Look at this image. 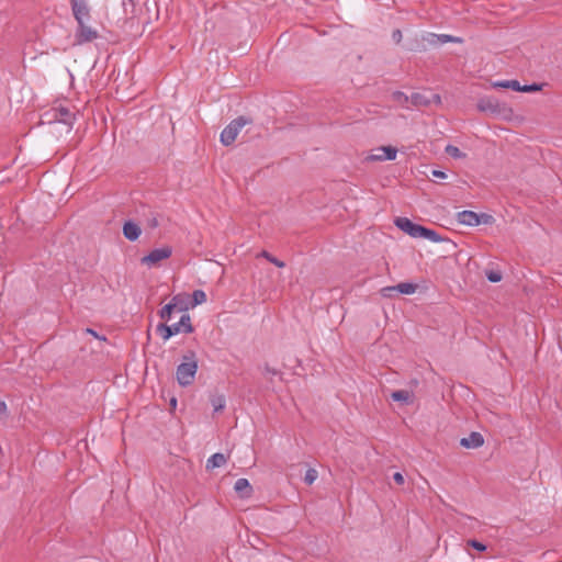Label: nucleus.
Here are the masks:
<instances>
[{
    "label": "nucleus",
    "mask_w": 562,
    "mask_h": 562,
    "mask_svg": "<svg viewBox=\"0 0 562 562\" xmlns=\"http://www.w3.org/2000/svg\"><path fill=\"white\" fill-rule=\"evenodd\" d=\"M198 371V359L194 351H188L182 357V362L177 367L176 378L181 386H189L193 383Z\"/></svg>",
    "instance_id": "obj_1"
},
{
    "label": "nucleus",
    "mask_w": 562,
    "mask_h": 562,
    "mask_svg": "<svg viewBox=\"0 0 562 562\" xmlns=\"http://www.w3.org/2000/svg\"><path fill=\"white\" fill-rule=\"evenodd\" d=\"M192 331L193 326L191 324V318L188 313H183L178 323L171 325L160 323L157 325V333L161 336V338L165 341L179 333L191 334Z\"/></svg>",
    "instance_id": "obj_2"
},
{
    "label": "nucleus",
    "mask_w": 562,
    "mask_h": 562,
    "mask_svg": "<svg viewBox=\"0 0 562 562\" xmlns=\"http://www.w3.org/2000/svg\"><path fill=\"white\" fill-rule=\"evenodd\" d=\"M251 123V121L245 116H238L237 119L233 120L222 132H221V143L225 146L232 145L237 135L239 134L240 130Z\"/></svg>",
    "instance_id": "obj_3"
},
{
    "label": "nucleus",
    "mask_w": 562,
    "mask_h": 562,
    "mask_svg": "<svg viewBox=\"0 0 562 562\" xmlns=\"http://www.w3.org/2000/svg\"><path fill=\"white\" fill-rule=\"evenodd\" d=\"M477 109L482 112H488L493 114H506L510 113L512 110L506 104L498 102L494 97H483L477 101Z\"/></svg>",
    "instance_id": "obj_4"
},
{
    "label": "nucleus",
    "mask_w": 562,
    "mask_h": 562,
    "mask_svg": "<svg viewBox=\"0 0 562 562\" xmlns=\"http://www.w3.org/2000/svg\"><path fill=\"white\" fill-rule=\"evenodd\" d=\"M172 255V248L170 246H164L161 248H155L149 251L148 255L144 256L140 261L143 265L148 267L156 266L161 260L170 258Z\"/></svg>",
    "instance_id": "obj_5"
},
{
    "label": "nucleus",
    "mask_w": 562,
    "mask_h": 562,
    "mask_svg": "<svg viewBox=\"0 0 562 562\" xmlns=\"http://www.w3.org/2000/svg\"><path fill=\"white\" fill-rule=\"evenodd\" d=\"M99 36L98 31L88 26L86 22H81V24L77 25V30L75 33V44L82 45L86 43H90L97 40Z\"/></svg>",
    "instance_id": "obj_6"
},
{
    "label": "nucleus",
    "mask_w": 562,
    "mask_h": 562,
    "mask_svg": "<svg viewBox=\"0 0 562 562\" xmlns=\"http://www.w3.org/2000/svg\"><path fill=\"white\" fill-rule=\"evenodd\" d=\"M409 100H411V109L412 108L419 109V108L428 106L431 103H436V104L441 103L440 95L436 94V93H432L430 97H428L420 92H414L409 95Z\"/></svg>",
    "instance_id": "obj_7"
},
{
    "label": "nucleus",
    "mask_w": 562,
    "mask_h": 562,
    "mask_svg": "<svg viewBox=\"0 0 562 562\" xmlns=\"http://www.w3.org/2000/svg\"><path fill=\"white\" fill-rule=\"evenodd\" d=\"M437 37L438 34L430 32L424 33L420 38L415 40L409 49L413 52H425L429 46H439Z\"/></svg>",
    "instance_id": "obj_8"
},
{
    "label": "nucleus",
    "mask_w": 562,
    "mask_h": 562,
    "mask_svg": "<svg viewBox=\"0 0 562 562\" xmlns=\"http://www.w3.org/2000/svg\"><path fill=\"white\" fill-rule=\"evenodd\" d=\"M397 156V148L393 146H381L374 148L372 153L368 156V160L370 161H384V160H394Z\"/></svg>",
    "instance_id": "obj_9"
},
{
    "label": "nucleus",
    "mask_w": 562,
    "mask_h": 562,
    "mask_svg": "<svg viewBox=\"0 0 562 562\" xmlns=\"http://www.w3.org/2000/svg\"><path fill=\"white\" fill-rule=\"evenodd\" d=\"M70 4L77 24L90 19V9L86 0H70Z\"/></svg>",
    "instance_id": "obj_10"
},
{
    "label": "nucleus",
    "mask_w": 562,
    "mask_h": 562,
    "mask_svg": "<svg viewBox=\"0 0 562 562\" xmlns=\"http://www.w3.org/2000/svg\"><path fill=\"white\" fill-rule=\"evenodd\" d=\"M53 119L56 122L63 123L69 127L75 122V114L66 106L59 105L52 109Z\"/></svg>",
    "instance_id": "obj_11"
},
{
    "label": "nucleus",
    "mask_w": 562,
    "mask_h": 562,
    "mask_svg": "<svg viewBox=\"0 0 562 562\" xmlns=\"http://www.w3.org/2000/svg\"><path fill=\"white\" fill-rule=\"evenodd\" d=\"M394 223L401 231L413 238H418V235H420L422 225L413 223L407 217H397Z\"/></svg>",
    "instance_id": "obj_12"
},
{
    "label": "nucleus",
    "mask_w": 562,
    "mask_h": 562,
    "mask_svg": "<svg viewBox=\"0 0 562 562\" xmlns=\"http://www.w3.org/2000/svg\"><path fill=\"white\" fill-rule=\"evenodd\" d=\"M457 220L459 224L465 226H479L481 224V216L473 211H461L457 214Z\"/></svg>",
    "instance_id": "obj_13"
},
{
    "label": "nucleus",
    "mask_w": 562,
    "mask_h": 562,
    "mask_svg": "<svg viewBox=\"0 0 562 562\" xmlns=\"http://www.w3.org/2000/svg\"><path fill=\"white\" fill-rule=\"evenodd\" d=\"M460 445L467 449H476L484 445V437L477 431H472L469 437L460 440Z\"/></svg>",
    "instance_id": "obj_14"
},
{
    "label": "nucleus",
    "mask_w": 562,
    "mask_h": 562,
    "mask_svg": "<svg viewBox=\"0 0 562 562\" xmlns=\"http://www.w3.org/2000/svg\"><path fill=\"white\" fill-rule=\"evenodd\" d=\"M234 490L243 498H248L252 494V487H251L249 481L244 477L238 479L235 482Z\"/></svg>",
    "instance_id": "obj_15"
},
{
    "label": "nucleus",
    "mask_w": 562,
    "mask_h": 562,
    "mask_svg": "<svg viewBox=\"0 0 562 562\" xmlns=\"http://www.w3.org/2000/svg\"><path fill=\"white\" fill-rule=\"evenodd\" d=\"M140 233V227L132 221L126 222L123 226V235L126 239L131 241L136 240L139 237Z\"/></svg>",
    "instance_id": "obj_16"
},
{
    "label": "nucleus",
    "mask_w": 562,
    "mask_h": 562,
    "mask_svg": "<svg viewBox=\"0 0 562 562\" xmlns=\"http://www.w3.org/2000/svg\"><path fill=\"white\" fill-rule=\"evenodd\" d=\"M387 291H397L401 294H414L417 290V285L412 282H401L397 285L386 286Z\"/></svg>",
    "instance_id": "obj_17"
},
{
    "label": "nucleus",
    "mask_w": 562,
    "mask_h": 562,
    "mask_svg": "<svg viewBox=\"0 0 562 562\" xmlns=\"http://www.w3.org/2000/svg\"><path fill=\"white\" fill-rule=\"evenodd\" d=\"M227 458L223 453H214L206 461V469H215L225 465Z\"/></svg>",
    "instance_id": "obj_18"
},
{
    "label": "nucleus",
    "mask_w": 562,
    "mask_h": 562,
    "mask_svg": "<svg viewBox=\"0 0 562 562\" xmlns=\"http://www.w3.org/2000/svg\"><path fill=\"white\" fill-rule=\"evenodd\" d=\"M180 299L178 297H172L171 301L166 304L160 311H159V316L161 319L168 322L170 321L171 318V314L173 312H176V308H177V303L176 301H179Z\"/></svg>",
    "instance_id": "obj_19"
},
{
    "label": "nucleus",
    "mask_w": 562,
    "mask_h": 562,
    "mask_svg": "<svg viewBox=\"0 0 562 562\" xmlns=\"http://www.w3.org/2000/svg\"><path fill=\"white\" fill-rule=\"evenodd\" d=\"M392 100L396 102L401 108L411 110V100L409 95L405 94L402 91H394L391 95Z\"/></svg>",
    "instance_id": "obj_20"
},
{
    "label": "nucleus",
    "mask_w": 562,
    "mask_h": 562,
    "mask_svg": "<svg viewBox=\"0 0 562 562\" xmlns=\"http://www.w3.org/2000/svg\"><path fill=\"white\" fill-rule=\"evenodd\" d=\"M418 238H425L432 243H440L445 240V238H442L436 231L425 226H422L420 235H418Z\"/></svg>",
    "instance_id": "obj_21"
},
{
    "label": "nucleus",
    "mask_w": 562,
    "mask_h": 562,
    "mask_svg": "<svg viewBox=\"0 0 562 562\" xmlns=\"http://www.w3.org/2000/svg\"><path fill=\"white\" fill-rule=\"evenodd\" d=\"M210 401L214 413L222 412L225 408L226 400L224 395H213Z\"/></svg>",
    "instance_id": "obj_22"
},
{
    "label": "nucleus",
    "mask_w": 562,
    "mask_h": 562,
    "mask_svg": "<svg viewBox=\"0 0 562 562\" xmlns=\"http://www.w3.org/2000/svg\"><path fill=\"white\" fill-rule=\"evenodd\" d=\"M493 87L513 89L514 91H518V89H520V83L518 80H503L494 82Z\"/></svg>",
    "instance_id": "obj_23"
},
{
    "label": "nucleus",
    "mask_w": 562,
    "mask_h": 562,
    "mask_svg": "<svg viewBox=\"0 0 562 562\" xmlns=\"http://www.w3.org/2000/svg\"><path fill=\"white\" fill-rule=\"evenodd\" d=\"M206 301V294L203 290H194L192 293L191 307H195Z\"/></svg>",
    "instance_id": "obj_24"
},
{
    "label": "nucleus",
    "mask_w": 562,
    "mask_h": 562,
    "mask_svg": "<svg viewBox=\"0 0 562 562\" xmlns=\"http://www.w3.org/2000/svg\"><path fill=\"white\" fill-rule=\"evenodd\" d=\"M391 397L393 401L395 402H404V403H408L409 402V397H411V394L409 392L405 391V390H398V391H394L392 394H391Z\"/></svg>",
    "instance_id": "obj_25"
},
{
    "label": "nucleus",
    "mask_w": 562,
    "mask_h": 562,
    "mask_svg": "<svg viewBox=\"0 0 562 562\" xmlns=\"http://www.w3.org/2000/svg\"><path fill=\"white\" fill-rule=\"evenodd\" d=\"M437 40L439 42V46L447 44V43H462L463 42L461 37H457V36L449 35V34H438Z\"/></svg>",
    "instance_id": "obj_26"
},
{
    "label": "nucleus",
    "mask_w": 562,
    "mask_h": 562,
    "mask_svg": "<svg viewBox=\"0 0 562 562\" xmlns=\"http://www.w3.org/2000/svg\"><path fill=\"white\" fill-rule=\"evenodd\" d=\"M258 257H262L265 259H267L269 262L273 263L274 266H277L278 268H283L285 266V263L278 259L277 257L272 256L270 252L266 251V250H262Z\"/></svg>",
    "instance_id": "obj_27"
},
{
    "label": "nucleus",
    "mask_w": 562,
    "mask_h": 562,
    "mask_svg": "<svg viewBox=\"0 0 562 562\" xmlns=\"http://www.w3.org/2000/svg\"><path fill=\"white\" fill-rule=\"evenodd\" d=\"M173 297H178L180 299L179 301H176L177 303V308L176 311L177 312H183V313H187L188 308H189V303L187 301V295L186 294H177L175 295Z\"/></svg>",
    "instance_id": "obj_28"
},
{
    "label": "nucleus",
    "mask_w": 562,
    "mask_h": 562,
    "mask_svg": "<svg viewBox=\"0 0 562 562\" xmlns=\"http://www.w3.org/2000/svg\"><path fill=\"white\" fill-rule=\"evenodd\" d=\"M445 151L452 158L460 159L464 158L465 154L462 153L457 146L447 145Z\"/></svg>",
    "instance_id": "obj_29"
},
{
    "label": "nucleus",
    "mask_w": 562,
    "mask_h": 562,
    "mask_svg": "<svg viewBox=\"0 0 562 562\" xmlns=\"http://www.w3.org/2000/svg\"><path fill=\"white\" fill-rule=\"evenodd\" d=\"M317 476H318V473H317V471L315 469H308L305 472L304 482L307 485H311V484H313L316 481Z\"/></svg>",
    "instance_id": "obj_30"
},
{
    "label": "nucleus",
    "mask_w": 562,
    "mask_h": 562,
    "mask_svg": "<svg viewBox=\"0 0 562 562\" xmlns=\"http://www.w3.org/2000/svg\"><path fill=\"white\" fill-rule=\"evenodd\" d=\"M486 278L492 283H497L502 280V273L496 270L486 271Z\"/></svg>",
    "instance_id": "obj_31"
},
{
    "label": "nucleus",
    "mask_w": 562,
    "mask_h": 562,
    "mask_svg": "<svg viewBox=\"0 0 562 562\" xmlns=\"http://www.w3.org/2000/svg\"><path fill=\"white\" fill-rule=\"evenodd\" d=\"M539 90H541V85L537 83L520 86V89H518L520 92H535Z\"/></svg>",
    "instance_id": "obj_32"
},
{
    "label": "nucleus",
    "mask_w": 562,
    "mask_h": 562,
    "mask_svg": "<svg viewBox=\"0 0 562 562\" xmlns=\"http://www.w3.org/2000/svg\"><path fill=\"white\" fill-rule=\"evenodd\" d=\"M468 546L472 547L473 549L483 552L486 550V546L475 539H471L468 541Z\"/></svg>",
    "instance_id": "obj_33"
},
{
    "label": "nucleus",
    "mask_w": 562,
    "mask_h": 562,
    "mask_svg": "<svg viewBox=\"0 0 562 562\" xmlns=\"http://www.w3.org/2000/svg\"><path fill=\"white\" fill-rule=\"evenodd\" d=\"M263 372H265V374H269V375H277V374L280 373L279 370H277L276 368L270 367L268 363H266L263 366Z\"/></svg>",
    "instance_id": "obj_34"
},
{
    "label": "nucleus",
    "mask_w": 562,
    "mask_h": 562,
    "mask_svg": "<svg viewBox=\"0 0 562 562\" xmlns=\"http://www.w3.org/2000/svg\"><path fill=\"white\" fill-rule=\"evenodd\" d=\"M147 224L150 228H156L159 226V221H158V217L156 215H153L151 217H149L147 220Z\"/></svg>",
    "instance_id": "obj_35"
},
{
    "label": "nucleus",
    "mask_w": 562,
    "mask_h": 562,
    "mask_svg": "<svg viewBox=\"0 0 562 562\" xmlns=\"http://www.w3.org/2000/svg\"><path fill=\"white\" fill-rule=\"evenodd\" d=\"M402 32L401 30H394L393 33H392V40L396 43V44H400L401 41H402Z\"/></svg>",
    "instance_id": "obj_36"
},
{
    "label": "nucleus",
    "mask_w": 562,
    "mask_h": 562,
    "mask_svg": "<svg viewBox=\"0 0 562 562\" xmlns=\"http://www.w3.org/2000/svg\"><path fill=\"white\" fill-rule=\"evenodd\" d=\"M481 216V224H491L493 222V216L490 214H479Z\"/></svg>",
    "instance_id": "obj_37"
},
{
    "label": "nucleus",
    "mask_w": 562,
    "mask_h": 562,
    "mask_svg": "<svg viewBox=\"0 0 562 562\" xmlns=\"http://www.w3.org/2000/svg\"><path fill=\"white\" fill-rule=\"evenodd\" d=\"M7 411H8V408H7L5 402L0 400V418H3L7 416Z\"/></svg>",
    "instance_id": "obj_38"
},
{
    "label": "nucleus",
    "mask_w": 562,
    "mask_h": 562,
    "mask_svg": "<svg viewBox=\"0 0 562 562\" xmlns=\"http://www.w3.org/2000/svg\"><path fill=\"white\" fill-rule=\"evenodd\" d=\"M393 480H394L398 485L404 484V476H403V474H402V473H400V472L394 473V475H393Z\"/></svg>",
    "instance_id": "obj_39"
},
{
    "label": "nucleus",
    "mask_w": 562,
    "mask_h": 562,
    "mask_svg": "<svg viewBox=\"0 0 562 562\" xmlns=\"http://www.w3.org/2000/svg\"><path fill=\"white\" fill-rule=\"evenodd\" d=\"M86 333L90 334L91 336L95 337L97 339H101V340H105L106 339L104 336H102V337L99 336L98 333L95 330H93L92 328H87Z\"/></svg>",
    "instance_id": "obj_40"
},
{
    "label": "nucleus",
    "mask_w": 562,
    "mask_h": 562,
    "mask_svg": "<svg viewBox=\"0 0 562 562\" xmlns=\"http://www.w3.org/2000/svg\"><path fill=\"white\" fill-rule=\"evenodd\" d=\"M431 175H432L435 178H439V179H445V178H447L446 172H443V171H441V170H432Z\"/></svg>",
    "instance_id": "obj_41"
},
{
    "label": "nucleus",
    "mask_w": 562,
    "mask_h": 562,
    "mask_svg": "<svg viewBox=\"0 0 562 562\" xmlns=\"http://www.w3.org/2000/svg\"><path fill=\"white\" fill-rule=\"evenodd\" d=\"M396 291H387L386 286L382 289V295L385 297H391Z\"/></svg>",
    "instance_id": "obj_42"
},
{
    "label": "nucleus",
    "mask_w": 562,
    "mask_h": 562,
    "mask_svg": "<svg viewBox=\"0 0 562 562\" xmlns=\"http://www.w3.org/2000/svg\"><path fill=\"white\" fill-rule=\"evenodd\" d=\"M170 405H171V406H173V407H176V405H177V400H176V398H171V401H170Z\"/></svg>",
    "instance_id": "obj_43"
}]
</instances>
